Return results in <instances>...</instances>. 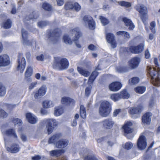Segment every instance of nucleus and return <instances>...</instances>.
<instances>
[{"instance_id":"f257e3e1","label":"nucleus","mask_w":160,"mask_h":160,"mask_svg":"<svg viewBox=\"0 0 160 160\" xmlns=\"http://www.w3.org/2000/svg\"><path fill=\"white\" fill-rule=\"evenodd\" d=\"M82 34L78 28H75L71 30L69 32V35H65L63 37V40L66 44H71L72 41L75 42L76 47L80 48L81 46L78 41Z\"/></svg>"},{"instance_id":"f03ea898","label":"nucleus","mask_w":160,"mask_h":160,"mask_svg":"<svg viewBox=\"0 0 160 160\" xmlns=\"http://www.w3.org/2000/svg\"><path fill=\"white\" fill-rule=\"evenodd\" d=\"M154 62L157 69L155 68L148 66L147 67L148 72L150 75L151 79V82L153 85L156 86L160 85V80L159 78V72L160 71L159 68L158 67V60L157 58L154 59Z\"/></svg>"},{"instance_id":"7ed1b4c3","label":"nucleus","mask_w":160,"mask_h":160,"mask_svg":"<svg viewBox=\"0 0 160 160\" xmlns=\"http://www.w3.org/2000/svg\"><path fill=\"white\" fill-rule=\"evenodd\" d=\"M60 133L56 134L52 137L49 139L48 141L49 144L53 143L58 148H64L68 144L69 142L66 139H61L55 143L56 141L61 136Z\"/></svg>"},{"instance_id":"20e7f679","label":"nucleus","mask_w":160,"mask_h":160,"mask_svg":"<svg viewBox=\"0 0 160 160\" xmlns=\"http://www.w3.org/2000/svg\"><path fill=\"white\" fill-rule=\"evenodd\" d=\"M111 110L110 103L107 101L102 102L100 105L99 112V114L103 117H106L109 114Z\"/></svg>"},{"instance_id":"39448f33","label":"nucleus","mask_w":160,"mask_h":160,"mask_svg":"<svg viewBox=\"0 0 160 160\" xmlns=\"http://www.w3.org/2000/svg\"><path fill=\"white\" fill-rule=\"evenodd\" d=\"M135 9L138 11L141 16V18L143 23L145 25V28L146 30H148V28L146 26L145 22L148 19L147 14V7L143 5L139 4L135 7Z\"/></svg>"},{"instance_id":"423d86ee","label":"nucleus","mask_w":160,"mask_h":160,"mask_svg":"<svg viewBox=\"0 0 160 160\" xmlns=\"http://www.w3.org/2000/svg\"><path fill=\"white\" fill-rule=\"evenodd\" d=\"M4 140L5 147L8 151L11 153H15L19 151L20 147L18 144L12 143L11 141H9L5 137Z\"/></svg>"},{"instance_id":"0eeeda50","label":"nucleus","mask_w":160,"mask_h":160,"mask_svg":"<svg viewBox=\"0 0 160 160\" xmlns=\"http://www.w3.org/2000/svg\"><path fill=\"white\" fill-rule=\"evenodd\" d=\"M68 65V60L66 58H62L59 62L55 61L53 64V67L55 69H62L67 68Z\"/></svg>"},{"instance_id":"6e6552de","label":"nucleus","mask_w":160,"mask_h":160,"mask_svg":"<svg viewBox=\"0 0 160 160\" xmlns=\"http://www.w3.org/2000/svg\"><path fill=\"white\" fill-rule=\"evenodd\" d=\"M83 20L85 25L90 29L93 30L95 29V23L91 17L85 16L83 17Z\"/></svg>"},{"instance_id":"1a4fd4ad","label":"nucleus","mask_w":160,"mask_h":160,"mask_svg":"<svg viewBox=\"0 0 160 160\" xmlns=\"http://www.w3.org/2000/svg\"><path fill=\"white\" fill-rule=\"evenodd\" d=\"M17 62V70L22 73L26 66V62L25 58L22 55H19Z\"/></svg>"},{"instance_id":"9d476101","label":"nucleus","mask_w":160,"mask_h":160,"mask_svg":"<svg viewBox=\"0 0 160 160\" xmlns=\"http://www.w3.org/2000/svg\"><path fill=\"white\" fill-rule=\"evenodd\" d=\"M45 122L47 123L46 129L48 132V134L52 133L53 130L52 126H56L57 125L56 120L54 119H47L44 120Z\"/></svg>"},{"instance_id":"9b49d317","label":"nucleus","mask_w":160,"mask_h":160,"mask_svg":"<svg viewBox=\"0 0 160 160\" xmlns=\"http://www.w3.org/2000/svg\"><path fill=\"white\" fill-rule=\"evenodd\" d=\"M147 146L146 139L145 137L141 135L140 136L137 142V146L139 149H144Z\"/></svg>"},{"instance_id":"f8f14e48","label":"nucleus","mask_w":160,"mask_h":160,"mask_svg":"<svg viewBox=\"0 0 160 160\" xmlns=\"http://www.w3.org/2000/svg\"><path fill=\"white\" fill-rule=\"evenodd\" d=\"M10 61L9 56L6 54L0 55V67H5L9 65Z\"/></svg>"},{"instance_id":"ddd939ff","label":"nucleus","mask_w":160,"mask_h":160,"mask_svg":"<svg viewBox=\"0 0 160 160\" xmlns=\"http://www.w3.org/2000/svg\"><path fill=\"white\" fill-rule=\"evenodd\" d=\"M132 123L130 121H126L124 125L122 127L123 132L125 134L132 133L133 131V128H132Z\"/></svg>"},{"instance_id":"4468645a","label":"nucleus","mask_w":160,"mask_h":160,"mask_svg":"<svg viewBox=\"0 0 160 160\" xmlns=\"http://www.w3.org/2000/svg\"><path fill=\"white\" fill-rule=\"evenodd\" d=\"M122 87L121 83L119 82H113L109 86V89L113 92H117Z\"/></svg>"},{"instance_id":"2eb2a0df","label":"nucleus","mask_w":160,"mask_h":160,"mask_svg":"<svg viewBox=\"0 0 160 160\" xmlns=\"http://www.w3.org/2000/svg\"><path fill=\"white\" fill-rule=\"evenodd\" d=\"M106 38L107 42L111 44L112 48H114L116 47V44L113 34L110 33H106Z\"/></svg>"},{"instance_id":"dca6fc26","label":"nucleus","mask_w":160,"mask_h":160,"mask_svg":"<svg viewBox=\"0 0 160 160\" xmlns=\"http://www.w3.org/2000/svg\"><path fill=\"white\" fill-rule=\"evenodd\" d=\"M47 92V87L46 86L42 85L35 93L34 97L36 98H38L44 96Z\"/></svg>"},{"instance_id":"f3484780","label":"nucleus","mask_w":160,"mask_h":160,"mask_svg":"<svg viewBox=\"0 0 160 160\" xmlns=\"http://www.w3.org/2000/svg\"><path fill=\"white\" fill-rule=\"evenodd\" d=\"M144 49V44H140L137 46L131 47L129 49L130 52L135 54L139 53L141 52Z\"/></svg>"},{"instance_id":"a211bd4d","label":"nucleus","mask_w":160,"mask_h":160,"mask_svg":"<svg viewBox=\"0 0 160 160\" xmlns=\"http://www.w3.org/2000/svg\"><path fill=\"white\" fill-rule=\"evenodd\" d=\"M61 102L65 105L72 106L74 105L75 101L68 97H63L61 99Z\"/></svg>"},{"instance_id":"6ab92c4d","label":"nucleus","mask_w":160,"mask_h":160,"mask_svg":"<svg viewBox=\"0 0 160 160\" xmlns=\"http://www.w3.org/2000/svg\"><path fill=\"white\" fill-rule=\"evenodd\" d=\"M104 127L106 129H110L112 128L115 124V122L112 119L107 118L105 119L102 122Z\"/></svg>"},{"instance_id":"aec40b11","label":"nucleus","mask_w":160,"mask_h":160,"mask_svg":"<svg viewBox=\"0 0 160 160\" xmlns=\"http://www.w3.org/2000/svg\"><path fill=\"white\" fill-rule=\"evenodd\" d=\"M26 118L29 123L32 124L36 123L38 119L36 116L31 113H28L26 114Z\"/></svg>"},{"instance_id":"412c9836","label":"nucleus","mask_w":160,"mask_h":160,"mask_svg":"<svg viewBox=\"0 0 160 160\" xmlns=\"http://www.w3.org/2000/svg\"><path fill=\"white\" fill-rule=\"evenodd\" d=\"M33 73V69L31 66H28L26 68L25 73V79L28 82L32 81V78L30 77Z\"/></svg>"},{"instance_id":"4be33fe9","label":"nucleus","mask_w":160,"mask_h":160,"mask_svg":"<svg viewBox=\"0 0 160 160\" xmlns=\"http://www.w3.org/2000/svg\"><path fill=\"white\" fill-rule=\"evenodd\" d=\"M2 133L3 135H7L10 137L13 138L16 140L17 138V135L14 130L12 129H10L5 131H2Z\"/></svg>"},{"instance_id":"5701e85b","label":"nucleus","mask_w":160,"mask_h":160,"mask_svg":"<svg viewBox=\"0 0 160 160\" xmlns=\"http://www.w3.org/2000/svg\"><path fill=\"white\" fill-rule=\"evenodd\" d=\"M140 62V59L139 57H134L130 61V66L132 68H134L138 66Z\"/></svg>"},{"instance_id":"b1692460","label":"nucleus","mask_w":160,"mask_h":160,"mask_svg":"<svg viewBox=\"0 0 160 160\" xmlns=\"http://www.w3.org/2000/svg\"><path fill=\"white\" fill-rule=\"evenodd\" d=\"M28 33L26 31L23 29L22 30V43L24 45H31L32 44L30 41L27 39Z\"/></svg>"},{"instance_id":"393cba45","label":"nucleus","mask_w":160,"mask_h":160,"mask_svg":"<svg viewBox=\"0 0 160 160\" xmlns=\"http://www.w3.org/2000/svg\"><path fill=\"white\" fill-rule=\"evenodd\" d=\"M152 116V114L150 112H148L144 114L142 117V122L143 123L147 124H149L151 122V117Z\"/></svg>"},{"instance_id":"a878e982","label":"nucleus","mask_w":160,"mask_h":160,"mask_svg":"<svg viewBox=\"0 0 160 160\" xmlns=\"http://www.w3.org/2000/svg\"><path fill=\"white\" fill-rule=\"evenodd\" d=\"M143 108L141 106H138L137 108H131L129 111V113L132 115L139 114Z\"/></svg>"},{"instance_id":"bb28decb","label":"nucleus","mask_w":160,"mask_h":160,"mask_svg":"<svg viewBox=\"0 0 160 160\" xmlns=\"http://www.w3.org/2000/svg\"><path fill=\"white\" fill-rule=\"evenodd\" d=\"M123 21L126 25L129 27L128 28L130 30H132L134 28L135 25L130 19L125 18H123Z\"/></svg>"},{"instance_id":"cd10ccee","label":"nucleus","mask_w":160,"mask_h":160,"mask_svg":"<svg viewBox=\"0 0 160 160\" xmlns=\"http://www.w3.org/2000/svg\"><path fill=\"white\" fill-rule=\"evenodd\" d=\"M77 70L79 73L82 75L87 77L89 76L90 74V72L85 70L83 67H77Z\"/></svg>"},{"instance_id":"c85d7f7f","label":"nucleus","mask_w":160,"mask_h":160,"mask_svg":"<svg viewBox=\"0 0 160 160\" xmlns=\"http://www.w3.org/2000/svg\"><path fill=\"white\" fill-rule=\"evenodd\" d=\"M63 112V108L61 106L56 107L55 108L54 114L56 116H58L61 115Z\"/></svg>"},{"instance_id":"c756f323","label":"nucleus","mask_w":160,"mask_h":160,"mask_svg":"<svg viewBox=\"0 0 160 160\" xmlns=\"http://www.w3.org/2000/svg\"><path fill=\"white\" fill-rule=\"evenodd\" d=\"M64 152V151L63 150H53L50 152V154L52 156L57 157Z\"/></svg>"},{"instance_id":"7c9ffc66","label":"nucleus","mask_w":160,"mask_h":160,"mask_svg":"<svg viewBox=\"0 0 160 160\" xmlns=\"http://www.w3.org/2000/svg\"><path fill=\"white\" fill-rule=\"evenodd\" d=\"M53 103L50 100H46L43 102V107L45 108H49L53 107Z\"/></svg>"},{"instance_id":"2f4dec72","label":"nucleus","mask_w":160,"mask_h":160,"mask_svg":"<svg viewBox=\"0 0 160 160\" xmlns=\"http://www.w3.org/2000/svg\"><path fill=\"white\" fill-rule=\"evenodd\" d=\"M119 93L120 99L121 98L128 99L129 97V94L125 90H123Z\"/></svg>"},{"instance_id":"473e14b6","label":"nucleus","mask_w":160,"mask_h":160,"mask_svg":"<svg viewBox=\"0 0 160 160\" xmlns=\"http://www.w3.org/2000/svg\"><path fill=\"white\" fill-rule=\"evenodd\" d=\"M80 112L82 118L83 119L85 118L86 117V110L84 106L82 105L80 106Z\"/></svg>"},{"instance_id":"72a5a7b5","label":"nucleus","mask_w":160,"mask_h":160,"mask_svg":"<svg viewBox=\"0 0 160 160\" xmlns=\"http://www.w3.org/2000/svg\"><path fill=\"white\" fill-rule=\"evenodd\" d=\"M98 73L96 71L93 72L89 78V82L92 83L98 76Z\"/></svg>"},{"instance_id":"f704fd0d","label":"nucleus","mask_w":160,"mask_h":160,"mask_svg":"<svg viewBox=\"0 0 160 160\" xmlns=\"http://www.w3.org/2000/svg\"><path fill=\"white\" fill-rule=\"evenodd\" d=\"M11 26V22L9 19L4 21L2 25V26L4 28L7 29L10 28Z\"/></svg>"},{"instance_id":"c9c22d12","label":"nucleus","mask_w":160,"mask_h":160,"mask_svg":"<svg viewBox=\"0 0 160 160\" xmlns=\"http://www.w3.org/2000/svg\"><path fill=\"white\" fill-rule=\"evenodd\" d=\"M146 89L144 87H138L135 88L134 90L137 93L142 94L145 92Z\"/></svg>"},{"instance_id":"e433bc0d","label":"nucleus","mask_w":160,"mask_h":160,"mask_svg":"<svg viewBox=\"0 0 160 160\" xmlns=\"http://www.w3.org/2000/svg\"><path fill=\"white\" fill-rule=\"evenodd\" d=\"M110 98L114 101H117L120 99L119 93L112 94L110 95Z\"/></svg>"},{"instance_id":"4c0bfd02","label":"nucleus","mask_w":160,"mask_h":160,"mask_svg":"<svg viewBox=\"0 0 160 160\" xmlns=\"http://www.w3.org/2000/svg\"><path fill=\"white\" fill-rule=\"evenodd\" d=\"M139 81V79L138 78L134 77L129 80V82L131 84H134L138 83Z\"/></svg>"},{"instance_id":"58836bf2","label":"nucleus","mask_w":160,"mask_h":160,"mask_svg":"<svg viewBox=\"0 0 160 160\" xmlns=\"http://www.w3.org/2000/svg\"><path fill=\"white\" fill-rule=\"evenodd\" d=\"M100 20L101 23L104 26L107 25L108 24L109 22V21L108 19H107L105 18L102 16L100 17Z\"/></svg>"},{"instance_id":"ea45409f","label":"nucleus","mask_w":160,"mask_h":160,"mask_svg":"<svg viewBox=\"0 0 160 160\" xmlns=\"http://www.w3.org/2000/svg\"><path fill=\"white\" fill-rule=\"evenodd\" d=\"M42 7L45 10L48 11L50 10L52 8L51 5L46 2L43 3L42 5Z\"/></svg>"},{"instance_id":"a19ab883","label":"nucleus","mask_w":160,"mask_h":160,"mask_svg":"<svg viewBox=\"0 0 160 160\" xmlns=\"http://www.w3.org/2000/svg\"><path fill=\"white\" fill-rule=\"evenodd\" d=\"M118 3L119 5L122 6L129 7L131 6V4L130 3L125 1L120 2H118Z\"/></svg>"},{"instance_id":"79ce46f5","label":"nucleus","mask_w":160,"mask_h":160,"mask_svg":"<svg viewBox=\"0 0 160 160\" xmlns=\"http://www.w3.org/2000/svg\"><path fill=\"white\" fill-rule=\"evenodd\" d=\"M5 94V87L0 83V96H2Z\"/></svg>"},{"instance_id":"37998d69","label":"nucleus","mask_w":160,"mask_h":160,"mask_svg":"<svg viewBox=\"0 0 160 160\" xmlns=\"http://www.w3.org/2000/svg\"><path fill=\"white\" fill-rule=\"evenodd\" d=\"M65 8L66 9H70L73 8V4L71 2H68L65 5Z\"/></svg>"},{"instance_id":"c03bdc74","label":"nucleus","mask_w":160,"mask_h":160,"mask_svg":"<svg viewBox=\"0 0 160 160\" xmlns=\"http://www.w3.org/2000/svg\"><path fill=\"white\" fill-rule=\"evenodd\" d=\"M61 32L59 29H57L52 34V35L56 39L57 37H58L60 36Z\"/></svg>"},{"instance_id":"a18cd8bd","label":"nucleus","mask_w":160,"mask_h":160,"mask_svg":"<svg viewBox=\"0 0 160 160\" xmlns=\"http://www.w3.org/2000/svg\"><path fill=\"white\" fill-rule=\"evenodd\" d=\"M123 147L124 148L127 149H129L132 147L133 144L130 142H127L125 144Z\"/></svg>"},{"instance_id":"49530a36","label":"nucleus","mask_w":160,"mask_h":160,"mask_svg":"<svg viewBox=\"0 0 160 160\" xmlns=\"http://www.w3.org/2000/svg\"><path fill=\"white\" fill-rule=\"evenodd\" d=\"M156 26L155 22H152L150 23V29L152 32L154 33L156 32V30L155 28Z\"/></svg>"},{"instance_id":"de8ad7c7","label":"nucleus","mask_w":160,"mask_h":160,"mask_svg":"<svg viewBox=\"0 0 160 160\" xmlns=\"http://www.w3.org/2000/svg\"><path fill=\"white\" fill-rule=\"evenodd\" d=\"M116 70L117 72L119 73H122L126 71L125 68L121 67H117L116 68Z\"/></svg>"},{"instance_id":"09e8293b","label":"nucleus","mask_w":160,"mask_h":160,"mask_svg":"<svg viewBox=\"0 0 160 160\" xmlns=\"http://www.w3.org/2000/svg\"><path fill=\"white\" fill-rule=\"evenodd\" d=\"M73 8L75 10L78 11L81 9V7L78 3L75 2L73 3Z\"/></svg>"},{"instance_id":"8fccbe9b","label":"nucleus","mask_w":160,"mask_h":160,"mask_svg":"<svg viewBox=\"0 0 160 160\" xmlns=\"http://www.w3.org/2000/svg\"><path fill=\"white\" fill-rule=\"evenodd\" d=\"M37 83L36 82H33L31 83L29 86L28 89L30 90H31L33 89L35 87Z\"/></svg>"},{"instance_id":"3c124183","label":"nucleus","mask_w":160,"mask_h":160,"mask_svg":"<svg viewBox=\"0 0 160 160\" xmlns=\"http://www.w3.org/2000/svg\"><path fill=\"white\" fill-rule=\"evenodd\" d=\"M84 160H97L93 155H88L86 157Z\"/></svg>"},{"instance_id":"603ef678","label":"nucleus","mask_w":160,"mask_h":160,"mask_svg":"<svg viewBox=\"0 0 160 160\" xmlns=\"http://www.w3.org/2000/svg\"><path fill=\"white\" fill-rule=\"evenodd\" d=\"M48 23L46 22L43 21L38 22V27L42 28L46 25Z\"/></svg>"},{"instance_id":"864d4df0","label":"nucleus","mask_w":160,"mask_h":160,"mask_svg":"<svg viewBox=\"0 0 160 160\" xmlns=\"http://www.w3.org/2000/svg\"><path fill=\"white\" fill-rule=\"evenodd\" d=\"M12 122L15 124H19L21 123V120L18 118H14Z\"/></svg>"},{"instance_id":"5fc2aeb1","label":"nucleus","mask_w":160,"mask_h":160,"mask_svg":"<svg viewBox=\"0 0 160 160\" xmlns=\"http://www.w3.org/2000/svg\"><path fill=\"white\" fill-rule=\"evenodd\" d=\"M7 113L2 110H0V116L3 118H5L7 116Z\"/></svg>"},{"instance_id":"6e6d98bb","label":"nucleus","mask_w":160,"mask_h":160,"mask_svg":"<svg viewBox=\"0 0 160 160\" xmlns=\"http://www.w3.org/2000/svg\"><path fill=\"white\" fill-rule=\"evenodd\" d=\"M91 89V87L90 86H89L86 88L85 92V94L87 96H88L89 95Z\"/></svg>"},{"instance_id":"4d7b16f0","label":"nucleus","mask_w":160,"mask_h":160,"mask_svg":"<svg viewBox=\"0 0 160 160\" xmlns=\"http://www.w3.org/2000/svg\"><path fill=\"white\" fill-rule=\"evenodd\" d=\"M41 157L39 155H35L32 158V160H40L41 159Z\"/></svg>"},{"instance_id":"13d9d810","label":"nucleus","mask_w":160,"mask_h":160,"mask_svg":"<svg viewBox=\"0 0 160 160\" xmlns=\"http://www.w3.org/2000/svg\"><path fill=\"white\" fill-rule=\"evenodd\" d=\"M36 58L38 60L43 61L44 59V56L43 54H41L40 55L37 56Z\"/></svg>"},{"instance_id":"bf43d9fd","label":"nucleus","mask_w":160,"mask_h":160,"mask_svg":"<svg viewBox=\"0 0 160 160\" xmlns=\"http://www.w3.org/2000/svg\"><path fill=\"white\" fill-rule=\"evenodd\" d=\"M57 4L58 6H61L64 3V0H56Z\"/></svg>"},{"instance_id":"052dcab7","label":"nucleus","mask_w":160,"mask_h":160,"mask_svg":"<svg viewBox=\"0 0 160 160\" xmlns=\"http://www.w3.org/2000/svg\"><path fill=\"white\" fill-rule=\"evenodd\" d=\"M145 55L147 58H149L150 57V54L148 50H147L145 52Z\"/></svg>"},{"instance_id":"680f3d73","label":"nucleus","mask_w":160,"mask_h":160,"mask_svg":"<svg viewBox=\"0 0 160 160\" xmlns=\"http://www.w3.org/2000/svg\"><path fill=\"white\" fill-rule=\"evenodd\" d=\"M125 31H119L116 33V35L118 36H124Z\"/></svg>"},{"instance_id":"e2e57ef3","label":"nucleus","mask_w":160,"mask_h":160,"mask_svg":"<svg viewBox=\"0 0 160 160\" xmlns=\"http://www.w3.org/2000/svg\"><path fill=\"white\" fill-rule=\"evenodd\" d=\"M120 109H115L113 112V115L114 116H116L120 112Z\"/></svg>"},{"instance_id":"0e129e2a","label":"nucleus","mask_w":160,"mask_h":160,"mask_svg":"<svg viewBox=\"0 0 160 160\" xmlns=\"http://www.w3.org/2000/svg\"><path fill=\"white\" fill-rule=\"evenodd\" d=\"M123 36L125 38L128 39H129L130 38V35L129 33L126 31H125V33H124Z\"/></svg>"},{"instance_id":"69168bd1","label":"nucleus","mask_w":160,"mask_h":160,"mask_svg":"<svg viewBox=\"0 0 160 160\" xmlns=\"http://www.w3.org/2000/svg\"><path fill=\"white\" fill-rule=\"evenodd\" d=\"M88 48L89 49L93 51L96 49V47L93 45H90L89 46Z\"/></svg>"},{"instance_id":"338daca9","label":"nucleus","mask_w":160,"mask_h":160,"mask_svg":"<svg viewBox=\"0 0 160 160\" xmlns=\"http://www.w3.org/2000/svg\"><path fill=\"white\" fill-rule=\"evenodd\" d=\"M21 138L22 140L24 142L26 141L27 140V138L26 136L23 134L21 135Z\"/></svg>"},{"instance_id":"774afa93","label":"nucleus","mask_w":160,"mask_h":160,"mask_svg":"<svg viewBox=\"0 0 160 160\" xmlns=\"http://www.w3.org/2000/svg\"><path fill=\"white\" fill-rule=\"evenodd\" d=\"M12 11H11V12L12 14H14L16 12V9L14 8L15 6L14 5H12Z\"/></svg>"}]
</instances>
